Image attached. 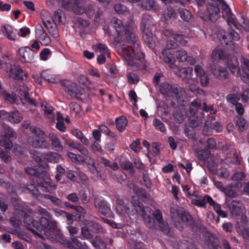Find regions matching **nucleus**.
<instances>
[{"label":"nucleus","mask_w":249,"mask_h":249,"mask_svg":"<svg viewBox=\"0 0 249 249\" xmlns=\"http://www.w3.org/2000/svg\"><path fill=\"white\" fill-rule=\"evenodd\" d=\"M114 28L119 36L125 35L129 45L124 44L121 46L122 54L127 64L133 68L139 67L138 61L144 57V54L141 52L139 43L133 33L132 26H123L122 21L118 19L113 20Z\"/></svg>","instance_id":"f257e3e1"},{"label":"nucleus","mask_w":249,"mask_h":249,"mask_svg":"<svg viewBox=\"0 0 249 249\" xmlns=\"http://www.w3.org/2000/svg\"><path fill=\"white\" fill-rule=\"evenodd\" d=\"M37 213L42 215L40 219V225L30 215L24 217V222L29 229L36 236L41 238H48L60 241L62 237L61 232L57 229V223L51 221L49 213L44 209L39 207Z\"/></svg>","instance_id":"f03ea898"},{"label":"nucleus","mask_w":249,"mask_h":249,"mask_svg":"<svg viewBox=\"0 0 249 249\" xmlns=\"http://www.w3.org/2000/svg\"><path fill=\"white\" fill-rule=\"evenodd\" d=\"M140 209L139 213L143 217L144 221L146 226L150 228H153L156 226V224L158 225L159 228L163 231L167 233L168 231V225L165 223L162 219V216L160 211L158 210L155 212L154 216L156 222L150 217L151 212L147 207L141 208L140 206L138 207Z\"/></svg>","instance_id":"7ed1b4c3"},{"label":"nucleus","mask_w":249,"mask_h":249,"mask_svg":"<svg viewBox=\"0 0 249 249\" xmlns=\"http://www.w3.org/2000/svg\"><path fill=\"white\" fill-rule=\"evenodd\" d=\"M228 66L230 71L235 75L240 76L245 82H248L249 80V61L245 60L244 66L241 71L239 68L238 60L235 56L229 57L227 60Z\"/></svg>","instance_id":"20e7f679"},{"label":"nucleus","mask_w":249,"mask_h":249,"mask_svg":"<svg viewBox=\"0 0 249 249\" xmlns=\"http://www.w3.org/2000/svg\"><path fill=\"white\" fill-rule=\"evenodd\" d=\"M60 2L64 7L73 11L76 14H83L84 12L88 16L93 15L94 11L92 8L89 10L83 8L84 2L82 0H60Z\"/></svg>","instance_id":"39448f33"},{"label":"nucleus","mask_w":249,"mask_h":249,"mask_svg":"<svg viewBox=\"0 0 249 249\" xmlns=\"http://www.w3.org/2000/svg\"><path fill=\"white\" fill-rule=\"evenodd\" d=\"M30 130L37 137L29 138L28 142L30 145L36 148H47L49 145L47 141L42 140L44 139L45 135L38 128L32 126L30 128Z\"/></svg>","instance_id":"423d86ee"},{"label":"nucleus","mask_w":249,"mask_h":249,"mask_svg":"<svg viewBox=\"0 0 249 249\" xmlns=\"http://www.w3.org/2000/svg\"><path fill=\"white\" fill-rule=\"evenodd\" d=\"M41 17L43 24L49 33L54 38H57L59 35L58 31L50 13L43 10L41 12Z\"/></svg>","instance_id":"0eeeda50"},{"label":"nucleus","mask_w":249,"mask_h":249,"mask_svg":"<svg viewBox=\"0 0 249 249\" xmlns=\"http://www.w3.org/2000/svg\"><path fill=\"white\" fill-rule=\"evenodd\" d=\"M177 47L176 43L173 44H166L165 48L162 52V59L164 62L168 64L171 68H174L176 67L174 63L175 59L174 58V49Z\"/></svg>","instance_id":"6e6552de"},{"label":"nucleus","mask_w":249,"mask_h":249,"mask_svg":"<svg viewBox=\"0 0 249 249\" xmlns=\"http://www.w3.org/2000/svg\"><path fill=\"white\" fill-rule=\"evenodd\" d=\"M116 212L121 215H125L127 214L130 218L131 216H134L136 213L140 211L137 208H134L131 204L129 205H125L123 200L117 199L116 206Z\"/></svg>","instance_id":"1a4fd4ad"},{"label":"nucleus","mask_w":249,"mask_h":249,"mask_svg":"<svg viewBox=\"0 0 249 249\" xmlns=\"http://www.w3.org/2000/svg\"><path fill=\"white\" fill-rule=\"evenodd\" d=\"M6 73L9 77L16 80H22L26 78L27 73L24 71L19 66L11 64L9 68L5 70Z\"/></svg>","instance_id":"9d476101"},{"label":"nucleus","mask_w":249,"mask_h":249,"mask_svg":"<svg viewBox=\"0 0 249 249\" xmlns=\"http://www.w3.org/2000/svg\"><path fill=\"white\" fill-rule=\"evenodd\" d=\"M33 158L38 162L45 161L51 162H58L62 160V157L60 154L53 152H49L45 154L39 153H34Z\"/></svg>","instance_id":"9b49d317"},{"label":"nucleus","mask_w":249,"mask_h":249,"mask_svg":"<svg viewBox=\"0 0 249 249\" xmlns=\"http://www.w3.org/2000/svg\"><path fill=\"white\" fill-rule=\"evenodd\" d=\"M4 129V135L2 140L0 141V146H5L6 149H10L12 147L11 139H15L16 133L10 127L4 124H0Z\"/></svg>","instance_id":"f8f14e48"},{"label":"nucleus","mask_w":249,"mask_h":249,"mask_svg":"<svg viewBox=\"0 0 249 249\" xmlns=\"http://www.w3.org/2000/svg\"><path fill=\"white\" fill-rule=\"evenodd\" d=\"M0 117L7 120L12 123L18 124L22 120V115L18 111H14L9 113L4 110L0 111Z\"/></svg>","instance_id":"ddd939ff"},{"label":"nucleus","mask_w":249,"mask_h":249,"mask_svg":"<svg viewBox=\"0 0 249 249\" xmlns=\"http://www.w3.org/2000/svg\"><path fill=\"white\" fill-rule=\"evenodd\" d=\"M35 32L36 39L42 45L47 46L50 44L51 39L41 25H36Z\"/></svg>","instance_id":"4468645a"},{"label":"nucleus","mask_w":249,"mask_h":249,"mask_svg":"<svg viewBox=\"0 0 249 249\" xmlns=\"http://www.w3.org/2000/svg\"><path fill=\"white\" fill-rule=\"evenodd\" d=\"M237 231L245 239H249V225L248 223L247 217L242 215L241 222L236 226Z\"/></svg>","instance_id":"2eb2a0df"},{"label":"nucleus","mask_w":249,"mask_h":249,"mask_svg":"<svg viewBox=\"0 0 249 249\" xmlns=\"http://www.w3.org/2000/svg\"><path fill=\"white\" fill-rule=\"evenodd\" d=\"M18 55L21 61L30 63L34 59V52L29 47H21L19 49Z\"/></svg>","instance_id":"dca6fc26"},{"label":"nucleus","mask_w":249,"mask_h":249,"mask_svg":"<svg viewBox=\"0 0 249 249\" xmlns=\"http://www.w3.org/2000/svg\"><path fill=\"white\" fill-rule=\"evenodd\" d=\"M217 37L221 41L222 44L225 43L226 45H228L229 43L231 41V39L233 40H238L240 38L239 35L236 32L233 31H231L228 37L225 35V32L222 30L219 31Z\"/></svg>","instance_id":"f3484780"},{"label":"nucleus","mask_w":249,"mask_h":249,"mask_svg":"<svg viewBox=\"0 0 249 249\" xmlns=\"http://www.w3.org/2000/svg\"><path fill=\"white\" fill-rule=\"evenodd\" d=\"M228 206L232 214L238 215L243 214L245 212L244 206L239 201L233 200Z\"/></svg>","instance_id":"a211bd4d"},{"label":"nucleus","mask_w":249,"mask_h":249,"mask_svg":"<svg viewBox=\"0 0 249 249\" xmlns=\"http://www.w3.org/2000/svg\"><path fill=\"white\" fill-rule=\"evenodd\" d=\"M65 86V90L71 96L78 98L80 94V91L75 84L67 80L63 82Z\"/></svg>","instance_id":"6ab92c4d"},{"label":"nucleus","mask_w":249,"mask_h":249,"mask_svg":"<svg viewBox=\"0 0 249 249\" xmlns=\"http://www.w3.org/2000/svg\"><path fill=\"white\" fill-rule=\"evenodd\" d=\"M28 90V88L23 87L22 89L19 88L17 91L18 92V96L23 104H30L35 106V101L29 98V94L27 92Z\"/></svg>","instance_id":"aec40b11"},{"label":"nucleus","mask_w":249,"mask_h":249,"mask_svg":"<svg viewBox=\"0 0 249 249\" xmlns=\"http://www.w3.org/2000/svg\"><path fill=\"white\" fill-rule=\"evenodd\" d=\"M207 12L208 17L212 21H215L219 18L220 11L217 4H210L207 7Z\"/></svg>","instance_id":"412c9836"},{"label":"nucleus","mask_w":249,"mask_h":249,"mask_svg":"<svg viewBox=\"0 0 249 249\" xmlns=\"http://www.w3.org/2000/svg\"><path fill=\"white\" fill-rule=\"evenodd\" d=\"M0 31L9 40H15L16 39V35L14 33V29L10 25L1 26Z\"/></svg>","instance_id":"4be33fe9"},{"label":"nucleus","mask_w":249,"mask_h":249,"mask_svg":"<svg viewBox=\"0 0 249 249\" xmlns=\"http://www.w3.org/2000/svg\"><path fill=\"white\" fill-rule=\"evenodd\" d=\"M95 205L101 213L104 215H107L109 213L110 209L107 202L104 201H101L100 202L96 201L95 202Z\"/></svg>","instance_id":"5701e85b"},{"label":"nucleus","mask_w":249,"mask_h":249,"mask_svg":"<svg viewBox=\"0 0 249 249\" xmlns=\"http://www.w3.org/2000/svg\"><path fill=\"white\" fill-rule=\"evenodd\" d=\"M176 57L178 61H187L190 64H194L195 63L194 59H191L188 57L187 53L185 51L180 50L176 52Z\"/></svg>","instance_id":"b1692460"},{"label":"nucleus","mask_w":249,"mask_h":249,"mask_svg":"<svg viewBox=\"0 0 249 249\" xmlns=\"http://www.w3.org/2000/svg\"><path fill=\"white\" fill-rule=\"evenodd\" d=\"M40 187L41 190L46 192H52L55 190L56 186L48 179L44 182L40 183Z\"/></svg>","instance_id":"393cba45"},{"label":"nucleus","mask_w":249,"mask_h":249,"mask_svg":"<svg viewBox=\"0 0 249 249\" xmlns=\"http://www.w3.org/2000/svg\"><path fill=\"white\" fill-rule=\"evenodd\" d=\"M127 124V120L124 117L121 116L116 119V125L117 129L122 132L123 131Z\"/></svg>","instance_id":"a878e982"},{"label":"nucleus","mask_w":249,"mask_h":249,"mask_svg":"<svg viewBox=\"0 0 249 249\" xmlns=\"http://www.w3.org/2000/svg\"><path fill=\"white\" fill-rule=\"evenodd\" d=\"M71 133L76 138L80 139L81 142H82L85 145L87 146L89 144L90 142L89 140L84 136V135L80 130H73L71 131Z\"/></svg>","instance_id":"bb28decb"},{"label":"nucleus","mask_w":249,"mask_h":249,"mask_svg":"<svg viewBox=\"0 0 249 249\" xmlns=\"http://www.w3.org/2000/svg\"><path fill=\"white\" fill-rule=\"evenodd\" d=\"M223 16L224 18H227V22L229 25H233L235 28H238L235 24V20L233 17L231 15V11L230 8L226 9L222 11Z\"/></svg>","instance_id":"cd10ccee"},{"label":"nucleus","mask_w":249,"mask_h":249,"mask_svg":"<svg viewBox=\"0 0 249 249\" xmlns=\"http://www.w3.org/2000/svg\"><path fill=\"white\" fill-rule=\"evenodd\" d=\"M213 183L215 185V186L219 190L222 192H224L226 195H228L229 196H233L235 195V192L231 191H229L228 189L229 187L227 186L226 188H224L223 185L221 182L216 181V180H213Z\"/></svg>","instance_id":"c85d7f7f"},{"label":"nucleus","mask_w":249,"mask_h":249,"mask_svg":"<svg viewBox=\"0 0 249 249\" xmlns=\"http://www.w3.org/2000/svg\"><path fill=\"white\" fill-rule=\"evenodd\" d=\"M41 107L44 112V115L47 118L53 120L54 114L53 113V108L48 106L47 104H44V103L42 104Z\"/></svg>","instance_id":"c756f323"},{"label":"nucleus","mask_w":249,"mask_h":249,"mask_svg":"<svg viewBox=\"0 0 249 249\" xmlns=\"http://www.w3.org/2000/svg\"><path fill=\"white\" fill-rule=\"evenodd\" d=\"M213 74L220 79H225L227 77L228 72L223 68L217 67L213 71Z\"/></svg>","instance_id":"7c9ffc66"},{"label":"nucleus","mask_w":249,"mask_h":249,"mask_svg":"<svg viewBox=\"0 0 249 249\" xmlns=\"http://www.w3.org/2000/svg\"><path fill=\"white\" fill-rule=\"evenodd\" d=\"M195 149L197 151L196 156L197 158L202 162H205L210 157V153L208 151H197V148H196Z\"/></svg>","instance_id":"2f4dec72"},{"label":"nucleus","mask_w":249,"mask_h":249,"mask_svg":"<svg viewBox=\"0 0 249 249\" xmlns=\"http://www.w3.org/2000/svg\"><path fill=\"white\" fill-rule=\"evenodd\" d=\"M224 53L221 49H216L214 50L211 54L212 60L213 62L218 61L223 58Z\"/></svg>","instance_id":"473e14b6"},{"label":"nucleus","mask_w":249,"mask_h":249,"mask_svg":"<svg viewBox=\"0 0 249 249\" xmlns=\"http://www.w3.org/2000/svg\"><path fill=\"white\" fill-rule=\"evenodd\" d=\"M50 141L52 142V145L58 150H62L63 147L60 144V142L58 139L53 133H50L49 135Z\"/></svg>","instance_id":"72a5a7b5"},{"label":"nucleus","mask_w":249,"mask_h":249,"mask_svg":"<svg viewBox=\"0 0 249 249\" xmlns=\"http://www.w3.org/2000/svg\"><path fill=\"white\" fill-rule=\"evenodd\" d=\"M88 167L90 172L97 178H100L102 179L105 178V176H103L99 175V172L97 171L96 167L95 166V163L93 160H91L90 162L88 163Z\"/></svg>","instance_id":"f704fd0d"},{"label":"nucleus","mask_w":249,"mask_h":249,"mask_svg":"<svg viewBox=\"0 0 249 249\" xmlns=\"http://www.w3.org/2000/svg\"><path fill=\"white\" fill-rule=\"evenodd\" d=\"M101 162L106 166H108L113 170H117L119 168V166L117 163L113 162L111 164L109 160L104 158H101Z\"/></svg>","instance_id":"c9c22d12"},{"label":"nucleus","mask_w":249,"mask_h":249,"mask_svg":"<svg viewBox=\"0 0 249 249\" xmlns=\"http://www.w3.org/2000/svg\"><path fill=\"white\" fill-rule=\"evenodd\" d=\"M193 71V69L190 67L182 68L179 70L178 74L182 78L187 77L188 75H189Z\"/></svg>","instance_id":"e433bc0d"},{"label":"nucleus","mask_w":249,"mask_h":249,"mask_svg":"<svg viewBox=\"0 0 249 249\" xmlns=\"http://www.w3.org/2000/svg\"><path fill=\"white\" fill-rule=\"evenodd\" d=\"M236 123L239 129L241 131L244 130L247 126V124L245 120L241 116L236 118Z\"/></svg>","instance_id":"4c0bfd02"},{"label":"nucleus","mask_w":249,"mask_h":249,"mask_svg":"<svg viewBox=\"0 0 249 249\" xmlns=\"http://www.w3.org/2000/svg\"><path fill=\"white\" fill-rule=\"evenodd\" d=\"M205 199H207V202L209 203L210 205L213 206V209L216 213H218L221 210L220 205L215 203L211 196H206Z\"/></svg>","instance_id":"58836bf2"},{"label":"nucleus","mask_w":249,"mask_h":249,"mask_svg":"<svg viewBox=\"0 0 249 249\" xmlns=\"http://www.w3.org/2000/svg\"><path fill=\"white\" fill-rule=\"evenodd\" d=\"M68 157L74 162H80L84 161V158L80 155H77L73 153L69 152L68 153Z\"/></svg>","instance_id":"ea45409f"},{"label":"nucleus","mask_w":249,"mask_h":249,"mask_svg":"<svg viewBox=\"0 0 249 249\" xmlns=\"http://www.w3.org/2000/svg\"><path fill=\"white\" fill-rule=\"evenodd\" d=\"M93 49L96 52L101 53L104 54H107L108 53L107 46L101 44L93 46Z\"/></svg>","instance_id":"a19ab883"},{"label":"nucleus","mask_w":249,"mask_h":249,"mask_svg":"<svg viewBox=\"0 0 249 249\" xmlns=\"http://www.w3.org/2000/svg\"><path fill=\"white\" fill-rule=\"evenodd\" d=\"M92 245L96 249H105L106 248L105 244L99 238H95L91 241Z\"/></svg>","instance_id":"79ce46f5"},{"label":"nucleus","mask_w":249,"mask_h":249,"mask_svg":"<svg viewBox=\"0 0 249 249\" xmlns=\"http://www.w3.org/2000/svg\"><path fill=\"white\" fill-rule=\"evenodd\" d=\"M2 96L5 101L10 103H14L16 101V97L14 93L10 94L6 92H4Z\"/></svg>","instance_id":"37998d69"},{"label":"nucleus","mask_w":249,"mask_h":249,"mask_svg":"<svg viewBox=\"0 0 249 249\" xmlns=\"http://www.w3.org/2000/svg\"><path fill=\"white\" fill-rule=\"evenodd\" d=\"M176 14L174 12V11L172 8H169L167 9L166 12H165V13L163 14V18L165 20H168L169 19H172V18H174Z\"/></svg>","instance_id":"c03bdc74"},{"label":"nucleus","mask_w":249,"mask_h":249,"mask_svg":"<svg viewBox=\"0 0 249 249\" xmlns=\"http://www.w3.org/2000/svg\"><path fill=\"white\" fill-rule=\"evenodd\" d=\"M55 213L56 216H58L60 215H65L67 219V224H71L72 223V215L70 213H68L64 211H55Z\"/></svg>","instance_id":"a18cd8bd"},{"label":"nucleus","mask_w":249,"mask_h":249,"mask_svg":"<svg viewBox=\"0 0 249 249\" xmlns=\"http://www.w3.org/2000/svg\"><path fill=\"white\" fill-rule=\"evenodd\" d=\"M180 18L185 21H188L191 18L190 13L186 9H181L179 11Z\"/></svg>","instance_id":"49530a36"},{"label":"nucleus","mask_w":249,"mask_h":249,"mask_svg":"<svg viewBox=\"0 0 249 249\" xmlns=\"http://www.w3.org/2000/svg\"><path fill=\"white\" fill-rule=\"evenodd\" d=\"M246 178V175L243 172H236L231 177L232 180L240 181L244 180Z\"/></svg>","instance_id":"de8ad7c7"},{"label":"nucleus","mask_w":249,"mask_h":249,"mask_svg":"<svg viewBox=\"0 0 249 249\" xmlns=\"http://www.w3.org/2000/svg\"><path fill=\"white\" fill-rule=\"evenodd\" d=\"M153 124L157 130H159L161 132H164L166 130L165 125L160 120L155 119L153 121Z\"/></svg>","instance_id":"09e8293b"},{"label":"nucleus","mask_w":249,"mask_h":249,"mask_svg":"<svg viewBox=\"0 0 249 249\" xmlns=\"http://www.w3.org/2000/svg\"><path fill=\"white\" fill-rule=\"evenodd\" d=\"M164 35L169 38L168 40L167 41L166 44L169 43L170 45V43L173 44V43H175L173 42V36L176 35L175 34L173 33V32L169 29H165L163 31Z\"/></svg>","instance_id":"8fccbe9b"},{"label":"nucleus","mask_w":249,"mask_h":249,"mask_svg":"<svg viewBox=\"0 0 249 249\" xmlns=\"http://www.w3.org/2000/svg\"><path fill=\"white\" fill-rule=\"evenodd\" d=\"M206 197V196L201 199H193L192 200L191 202L193 204L196 206L198 207H204L206 202H207V199H205Z\"/></svg>","instance_id":"3c124183"},{"label":"nucleus","mask_w":249,"mask_h":249,"mask_svg":"<svg viewBox=\"0 0 249 249\" xmlns=\"http://www.w3.org/2000/svg\"><path fill=\"white\" fill-rule=\"evenodd\" d=\"M200 107V103L196 100L193 101L190 105V111L192 114H195Z\"/></svg>","instance_id":"603ef678"},{"label":"nucleus","mask_w":249,"mask_h":249,"mask_svg":"<svg viewBox=\"0 0 249 249\" xmlns=\"http://www.w3.org/2000/svg\"><path fill=\"white\" fill-rule=\"evenodd\" d=\"M227 100L234 105H235L237 103V101L239 100V97L238 95L235 94H231L227 96Z\"/></svg>","instance_id":"864d4df0"},{"label":"nucleus","mask_w":249,"mask_h":249,"mask_svg":"<svg viewBox=\"0 0 249 249\" xmlns=\"http://www.w3.org/2000/svg\"><path fill=\"white\" fill-rule=\"evenodd\" d=\"M72 244L76 246L74 249H86V246L84 245L85 242H80L76 237L72 238Z\"/></svg>","instance_id":"5fc2aeb1"},{"label":"nucleus","mask_w":249,"mask_h":249,"mask_svg":"<svg viewBox=\"0 0 249 249\" xmlns=\"http://www.w3.org/2000/svg\"><path fill=\"white\" fill-rule=\"evenodd\" d=\"M70 108L71 113L75 115L78 114L81 111L80 107L75 103H71L70 105Z\"/></svg>","instance_id":"6e6d98bb"},{"label":"nucleus","mask_w":249,"mask_h":249,"mask_svg":"<svg viewBox=\"0 0 249 249\" xmlns=\"http://www.w3.org/2000/svg\"><path fill=\"white\" fill-rule=\"evenodd\" d=\"M51 54L50 50L47 48H45L40 53V57L41 60L45 61L48 59L49 56Z\"/></svg>","instance_id":"4d7b16f0"},{"label":"nucleus","mask_w":249,"mask_h":249,"mask_svg":"<svg viewBox=\"0 0 249 249\" xmlns=\"http://www.w3.org/2000/svg\"><path fill=\"white\" fill-rule=\"evenodd\" d=\"M216 174L220 178H226L229 177V172L225 168H221L217 170Z\"/></svg>","instance_id":"13d9d810"},{"label":"nucleus","mask_w":249,"mask_h":249,"mask_svg":"<svg viewBox=\"0 0 249 249\" xmlns=\"http://www.w3.org/2000/svg\"><path fill=\"white\" fill-rule=\"evenodd\" d=\"M235 24L238 27V28H236L240 30L241 28H244L245 31H249V22L248 20L243 19V24H237L235 21Z\"/></svg>","instance_id":"bf43d9fd"},{"label":"nucleus","mask_w":249,"mask_h":249,"mask_svg":"<svg viewBox=\"0 0 249 249\" xmlns=\"http://www.w3.org/2000/svg\"><path fill=\"white\" fill-rule=\"evenodd\" d=\"M173 42H176L177 44L179 43L180 44L184 45L186 43V41L185 40L184 37L179 35L176 34V35L173 36Z\"/></svg>","instance_id":"052dcab7"},{"label":"nucleus","mask_w":249,"mask_h":249,"mask_svg":"<svg viewBox=\"0 0 249 249\" xmlns=\"http://www.w3.org/2000/svg\"><path fill=\"white\" fill-rule=\"evenodd\" d=\"M127 79L128 82L130 84H135L139 81L138 75L132 73H128Z\"/></svg>","instance_id":"680f3d73"},{"label":"nucleus","mask_w":249,"mask_h":249,"mask_svg":"<svg viewBox=\"0 0 249 249\" xmlns=\"http://www.w3.org/2000/svg\"><path fill=\"white\" fill-rule=\"evenodd\" d=\"M129 97L132 104L135 107H137V95L136 92L133 90L130 91L129 93Z\"/></svg>","instance_id":"e2e57ef3"},{"label":"nucleus","mask_w":249,"mask_h":249,"mask_svg":"<svg viewBox=\"0 0 249 249\" xmlns=\"http://www.w3.org/2000/svg\"><path fill=\"white\" fill-rule=\"evenodd\" d=\"M130 147L132 150L135 152H138L140 150V141L139 140H136L131 145Z\"/></svg>","instance_id":"0e129e2a"},{"label":"nucleus","mask_w":249,"mask_h":249,"mask_svg":"<svg viewBox=\"0 0 249 249\" xmlns=\"http://www.w3.org/2000/svg\"><path fill=\"white\" fill-rule=\"evenodd\" d=\"M90 230L93 232H101L102 229L97 223H92L90 226Z\"/></svg>","instance_id":"69168bd1"},{"label":"nucleus","mask_w":249,"mask_h":249,"mask_svg":"<svg viewBox=\"0 0 249 249\" xmlns=\"http://www.w3.org/2000/svg\"><path fill=\"white\" fill-rule=\"evenodd\" d=\"M104 221L109 225L111 227L114 228H120L122 227V225L120 223H116L115 222L111 221L108 219L105 218L103 219Z\"/></svg>","instance_id":"338daca9"},{"label":"nucleus","mask_w":249,"mask_h":249,"mask_svg":"<svg viewBox=\"0 0 249 249\" xmlns=\"http://www.w3.org/2000/svg\"><path fill=\"white\" fill-rule=\"evenodd\" d=\"M45 198L47 199H49L51 200V201L55 205L59 206L61 204V201L60 199H58V198L49 195H46Z\"/></svg>","instance_id":"774afa93"}]
</instances>
